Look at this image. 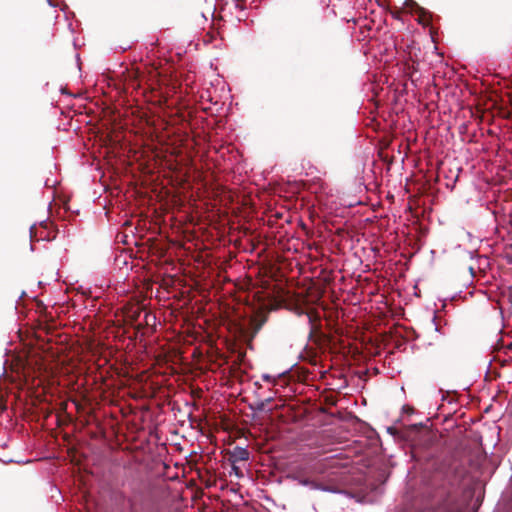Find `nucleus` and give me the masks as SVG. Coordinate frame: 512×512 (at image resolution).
I'll use <instances>...</instances> for the list:
<instances>
[{
    "instance_id": "19",
    "label": "nucleus",
    "mask_w": 512,
    "mask_h": 512,
    "mask_svg": "<svg viewBox=\"0 0 512 512\" xmlns=\"http://www.w3.org/2000/svg\"><path fill=\"white\" fill-rule=\"evenodd\" d=\"M469 255H470V258H471V259H473V258L476 256V254H475V252H474V251H470V252H469Z\"/></svg>"
},
{
    "instance_id": "17",
    "label": "nucleus",
    "mask_w": 512,
    "mask_h": 512,
    "mask_svg": "<svg viewBox=\"0 0 512 512\" xmlns=\"http://www.w3.org/2000/svg\"><path fill=\"white\" fill-rule=\"evenodd\" d=\"M469 272H470L472 277L475 276V270H474V268L472 266L469 267Z\"/></svg>"
},
{
    "instance_id": "10",
    "label": "nucleus",
    "mask_w": 512,
    "mask_h": 512,
    "mask_svg": "<svg viewBox=\"0 0 512 512\" xmlns=\"http://www.w3.org/2000/svg\"><path fill=\"white\" fill-rule=\"evenodd\" d=\"M507 300H508V302H509V305H510L509 309H510V313H511V315H512V286H510V287L508 288V291H507Z\"/></svg>"
},
{
    "instance_id": "16",
    "label": "nucleus",
    "mask_w": 512,
    "mask_h": 512,
    "mask_svg": "<svg viewBox=\"0 0 512 512\" xmlns=\"http://www.w3.org/2000/svg\"><path fill=\"white\" fill-rule=\"evenodd\" d=\"M35 227V224L31 225L30 228H29V232H30V237L32 238L33 237V229Z\"/></svg>"
},
{
    "instance_id": "3",
    "label": "nucleus",
    "mask_w": 512,
    "mask_h": 512,
    "mask_svg": "<svg viewBox=\"0 0 512 512\" xmlns=\"http://www.w3.org/2000/svg\"><path fill=\"white\" fill-rule=\"evenodd\" d=\"M250 453L246 447L235 446L229 453V462L237 463L239 461H247Z\"/></svg>"
},
{
    "instance_id": "4",
    "label": "nucleus",
    "mask_w": 512,
    "mask_h": 512,
    "mask_svg": "<svg viewBox=\"0 0 512 512\" xmlns=\"http://www.w3.org/2000/svg\"><path fill=\"white\" fill-rule=\"evenodd\" d=\"M294 313L297 316L306 315L307 316V323L310 327L309 333H308V340H311L314 336V327H313V318L312 316L302 307H295L293 309Z\"/></svg>"
},
{
    "instance_id": "12",
    "label": "nucleus",
    "mask_w": 512,
    "mask_h": 512,
    "mask_svg": "<svg viewBox=\"0 0 512 512\" xmlns=\"http://www.w3.org/2000/svg\"><path fill=\"white\" fill-rule=\"evenodd\" d=\"M432 321H433L434 326H435V331L440 332L439 325L436 323V315H434Z\"/></svg>"
},
{
    "instance_id": "14",
    "label": "nucleus",
    "mask_w": 512,
    "mask_h": 512,
    "mask_svg": "<svg viewBox=\"0 0 512 512\" xmlns=\"http://www.w3.org/2000/svg\"><path fill=\"white\" fill-rule=\"evenodd\" d=\"M262 379H263L264 381H270V380L272 379V376H271V375H269V374H263V375H262Z\"/></svg>"
},
{
    "instance_id": "13",
    "label": "nucleus",
    "mask_w": 512,
    "mask_h": 512,
    "mask_svg": "<svg viewBox=\"0 0 512 512\" xmlns=\"http://www.w3.org/2000/svg\"><path fill=\"white\" fill-rule=\"evenodd\" d=\"M424 426L423 422H419V423H414L412 424V427L414 429H419V428H422Z\"/></svg>"
},
{
    "instance_id": "6",
    "label": "nucleus",
    "mask_w": 512,
    "mask_h": 512,
    "mask_svg": "<svg viewBox=\"0 0 512 512\" xmlns=\"http://www.w3.org/2000/svg\"><path fill=\"white\" fill-rule=\"evenodd\" d=\"M230 474H234L238 478H242L244 475L243 471L241 470V468L239 466L236 465V463H231V473Z\"/></svg>"
},
{
    "instance_id": "11",
    "label": "nucleus",
    "mask_w": 512,
    "mask_h": 512,
    "mask_svg": "<svg viewBox=\"0 0 512 512\" xmlns=\"http://www.w3.org/2000/svg\"><path fill=\"white\" fill-rule=\"evenodd\" d=\"M130 48H131V45H129V44H126V45H120V46H118V47H116V48H115V51H116V52H118V51H119V52L123 53V52L127 51V50H128V49H130Z\"/></svg>"
},
{
    "instance_id": "20",
    "label": "nucleus",
    "mask_w": 512,
    "mask_h": 512,
    "mask_svg": "<svg viewBox=\"0 0 512 512\" xmlns=\"http://www.w3.org/2000/svg\"><path fill=\"white\" fill-rule=\"evenodd\" d=\"M392 429H393L392 427H388L387 431H388L389 433H391V432H392Z\"/></svg>"
},
{
    "instance_id": "15",
    "label": "nucleus",
    "mask_w": 512,
    "mask_h": 512,
    "mask_svg": "<svg viewBox=\"0 0 512 512\" xmlns=\"http://www.w3.org/2000/svg\"><path fill=\"white\" fill-rule=\"evenodd\" d=\"M46 1H47V4H48L50 7H53V8H54V7H56V6H57V4H56V2H55L54 0H46Z\"/></svg>"
},
{
    "instance_id": "7",
    "label": "nucleus",
    "mask_w": 512,
    "mask_h": 512,
    "mask_svg": "<svg viewBox=\"0 0 512 512\" xmlns=\"http://www.w3.org/2000/svg\"><path fill=\"white\" fill-rule=\"evenodd\" d=\"M233 4L236 10L244 11L246 9L245 0H233Z\"/></svg>"
},
{
    "instance_id": "18",
    "label": "nucleus",
    "mask_w": 512,
    "mask_h": 512,
    "mask_svg": "<svg viewBox=\"0 0 512 512\" xmlns=\"http://www.w3.org/2000/svg\"><path fill=\"white\" fill-rule=\"evenodd\" d=\"M263 401L265 402V406H266L268 403H270L272 401V398L269 397L267 399H264Z\"/></svg>"
},
{
    "instance_id": "1",
    "label": "nucleus",
    "mask_w": 512,
    "mask_h": 512,
    "mask_svg": "<svg viewBox=\"0 0 512 512\" xmlns=\"http://www.w3.org/2000/svg\"><path fill=\"white\" fill-rule=\"evenodd\" d=\"M470 459L454 454L432 460L425 481L446 512H465L474 495Z\"/></svg>"
},
{
    "instance_id": "5",
    "label": "nucleus",
    "mask_w": 512,
    "mask_h": 512,
    "mask_svg": "<svg viewBox=\"0 0 512 512\" xmlns=\"http://www.w3.org/2000/svg\"><path fill=\"white\" fill-rule=\"evenodd\" d=\"M265 402L257 401L255 403L249 404V409L256 412H263L265 410Z\"/></svg>"
},
{
    "instance_id": "8",
    "label": "nucleus",
    "mask_w": 512,
    "mask_h": 512,
    "mask_svg": "<svg viewBox=\"0 0 512 512\" xmlns=\"http://www.w3.org/2000/svg\"><path fill=\"white\" fill-rule=\"evenodd\" d=\"M502 258L506 261L507 264L512 265V251L506 249L502 253Z\"/></svg>"
},
{
    "instance_id": "9",
    "label": "nucleus",
    "mask_w": 512,
    "mask_h": 512,
    "mask_svg": "<svg viewBox=\"0 0 512 512\" xmlns=\"http://www.w3.org/2000/svg\"><path fill=\"white\" fill-rule=\"evenodd\" d=\"M402 413H403V414L411 415V414L416 413V411H415V409H414L412 406H409V405H403V406H402Z\"/></svg>"
},
{
    "instance_id": "2",
    "label": "nucleus",
    "mask_w": 512,
    "mask_h": 512,
    "mask_svg": "<svg viewBox=\"0 0 512 512\" xmlns=\"http://www.w3.org/2000/svg\"><path fill=\"white\" fill-rule=\"evenodd\" d=\"M349 465L350 458L347 455L336 453L313 461L309 465L311 475L298 473L291 478L309 491L341 494L353 498L354 495L344 489Z\"/></svg>"
}]
</instances>
